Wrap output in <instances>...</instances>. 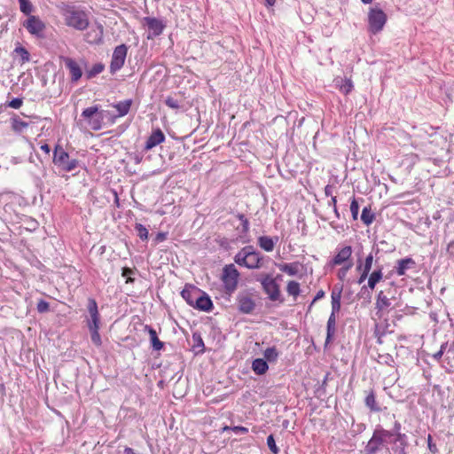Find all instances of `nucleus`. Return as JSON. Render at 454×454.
<instances>
[{
    "mask_svg": "<svg viewBox=\"0 0 454 454\" xmlns=\"http://www.w3.org/2000/svg\"><path fill=\"white\" fill-rule=\"evenodd\" d=\"M233 260L239 266L254 270L262 267V256L253 246H246L235 254Z\"/></svg>",
    "mask_w": 454,
    "mask_h": 454,
    "instance_id": "1",
    "label": "nucleus"
},
{
    "mask_svg": "<svg viewBox=\"0 0 454 454\" xmlns=\"http://www.w3.org/2000/svg\"><path fill=\"white\" fill-rule=\"evenodd\" d=\"M63 17L67 26L82 31L89 27V19L85 12L67 5L63 10Z\"/></svg>",
    "mask_w": 454,
    "mask_h": 454,
    "instance_id": "2",
    "label": "nucleus"
},
{
    "mask_svg": "<svg viewBox=\"0 0 454 454\" xmlns=\"http://www.w3.org/2000/svg\"><path fill=\"white\" fill-rule=\"evenodd\" d=\"M239 272L234 264H226L223 268L221 281L223 283L224 293L231 296L236 291L239 279Z\"/></svg>",
    "mask_w": 454,
    "mask_h": 454,
    "instance_id": "3",
    "label": "nucleus"
},
{
    "mask_svg": "<svg viewBox=\"0 0 454 454\" xmlns=\"http://www.w3.org/2000/svg\"><path fill=\"white\" fill-rule=\"evenodd\" d=\"M387 20V14L378 4L371 7L367 17L368 32L372 35H377L383 30Z\"/></svg>",
    "mask_w": 454,
    "mask_h": 454,
    "instance_id": "4",
    "label": "nucleus"
},
{
    "mask_svg": "<svg viewBox=\"0 0 454 454\" xmlns=\"http://www.w3.org/2000/svg\"><path fill=\"white\" fill-rule=\"evenodd\" d=\"M387 434L384 428L377 427L361 453L378 454L386 446L387 439H388Z\"/></svg>",
    "mask_w": 454,
    "mask_h": 454,
    "instance_id": "5",
    "label": "nucleus"
},
{
    "mask_svg": "<svg viewBox=\"0 0 454 454\" xmlns=\"http://www.w3.org/2000/svg\"><path fill=\"white\" fill-rule=\"evenodd\" d=\"M53 163L66 172H71L79 166V160L70 159L69 154L59 145H57L54 148Z\"/></svg>",
    "mask_w": 454,
    "mask_h": 454,
    "instance_id": "6",
    "label": "nucleus"
},
{
    "mask_svg": "<svg viewBox=\"0 0 454 454\" xmlns=\"http://www.w3.org/2000/svg\"><path fill=\"white\" fill-rule=\"evenodd\" d=\"M255 291L253 288H247L239 292L236 297L238 309L242 314H251L255 309L254 301Z\"/></svg>",
    "mask_w": 454,
    "mask_h": 454,
    "instance_id": "7",
    "label": "nucleus"
},
{
    "mask_svg": "<svg viewBox=\"0 0 454 454\" xmlns=\"http://www.w3.org/2000/svg\"><path fill=\"white\" fill-rule=\"evenodd\" d=\"M256 281L261 283L263 292L268 294V297L270 301H279V286L276 282V279H274L270 274H264L257 277Z\"/></svg>",
    "mask_w": 454,
    "mask_h": 454,
    "instance_id": "8",
    "label": "nucleus"
},
{
    "mask_svg": "<svg viewBox=\"0 0 454 454\" xmlns=\"http://www.w3.org/2000/svg\"><path fill=\"white\" fill-rule=\"evenodd\" d=\"M127 53L128 47L124 43L114 48L109 67L111 74H115L124 66Z\"/></svg>",
    "mask_w": 454,
    "mask_h": 454,
    "instance_id": "9",
    "label": "nucleus"
},
{
    "mask_svg": "<svg viewBox=\"0 0 454 454\" xmlns=\"http://www.w3.org/2000/svg\"><path fill=\"white\" fill-rule=\"evenodd\" d=\"M82 116L88 120L92 129L99 130L102 128L103 116L98 113V106L85 108L82 113Z\"/></svg>",
    "mask_w": 454,
    "mask_h": 454,
    "instance_id": "10",
    "label": "nucleus"
},
{
    "mask_svg": "<svg viewBox=\"0 0 454 454\" xmlns=\"http://www.w3.org/2000/svg\"><path fill=\"white\" fill-rule=\"evenodd\" d=\"M23 27L33 35L42 38L45 24L38 16L30 15L24 22Z\"/></svg>",
    "mask_w": 454,
    "mask_h": 454,
    "instance_id": "11",
    "label": "nucleus"
},
{
    "mask_svg": "<svg viewBox=\"0 0 454 454\" xmlns=\"http://www.w3.org/2000/svg\"><path fill=\"white\" fill-rule=\"evenodd\" d=\"M352 247L350 246H344L340 248L336 249V254L333 258L328 262L331 267L338 266V265H348L349 263H353L351 260L352 255Z\"/></svg>",
    "mask_w": 454,
    "mask_h": 454,
    "instance_id": "12",
    "label": "nucleus"
},
{
    "mask_svg": "<svg viewBox=\"0 0 454 454\" xmlns=\"http://www.w3.org/2000/svg\"><path fill=\"white\" fill-rule=\"evenodd\" d=\"M61 62H63L70 74L72 82H77L82 76V69L77 61L70 57L60 56Z\"/></svg>",
    "mask_w": 454,
    "mask_h": 454,
    "instance_id": "13",
    "label": "nucleus"
},
{
    "mask_svg": "<svg viewBox=\"0 0 454 454\" xmlns=\"http://www.w3.org/2000/svg\"><path fill=\"white\" fill-rule=\"evenodd\" d=\"M144 22L149 30V35H147L148 39L161 35L166 27V24L163 22V20L157 18L145 17Z\"/></svg>",
    "mask_w": 454,
    "mask_h": 454,
    "instance_id": "14",
    "label": "nucleus"
},
{
    "mask_svg": "<svg viewBox=\"0 0 454 454\" xmlns=\"http://www.w3.org/2000/svg\"><path fill=\"white\" fill-rule=\"evenodd\" d=\"M87 309L90 314V318L87 320L88 328H99L100 315L98 312V303L95 299H88Z\"/></svg>",
    "mask_w": 454,
    "mask_h": 454,
    "instance_id": "15",
    "label": "nucleus"
},
{
    "mask_svg": "<svg viewBox=\"0 0 454 454\" xmlns=\"http://www.w3.org/2000/svg\"><path fill=\"white\" fill-rule=\"evenodd\" d=\"M104 35V27L100 23L92 25L85 34V41L90 44H102Z\"/></svg>",
    "mask_w": 454,
    "mask_h": 454,
    "instance_id": "16",
    "label": "nucleus"
},
{
    "mask_svg": "<svg viewBox=\"0 0 454 454\" xmlns=\"http://www.w3.org/2000/svg\"><path fill=\"white\" fill-rule=\"evenodd\" d=\"M165 141V135L162 132V130L159 128L154 129L152 134L147 138L145 145V150L150 151L153 147L157 146L158 145L163 143Z\"/></svg>",
    "mask_w": 454,
    "mask_h": 454,
    "instance_id": "17",
    "label": "nucleus"
},
{
    "mask_svg": "<svg viewBox=\"0 0 454 454\" xmlns=\"http://www.w3.org/2000/svg\"><path fill=\"white\" fill-rule=\"evenodd\" d=\"M213 307L214 305L210 297L206 293L201 291V293L195 300L193 308L200 311L209 312L213 309Z\"/></svg>",
    "mask_w": 454,
    "mask_h": 454,
    "instance_id": "18",
    "label": "nucleus"
},
{
    "mask_svg": "<svg viewBox=\"0 0 454 454\" xmlns=\"http://www.w3.org/2000/svg\"><path fill=\"white\" fill-rule=\"evenodd\" d=\"M382 266H379L375 270H373L371 274L369 273V278H368V283H367V286H364L362 288H361V293L364 294L367 287L370 288L371 290H373L376 286V285L383 278V272H382Z\"/></svg>",
    "mask_w": 454,
    "mask_h": 454,
    "instance_id": "19",
    "label": "nucleus"
},
{
    "mask_svg": "<svg viewBox=\"0 0 454 454\" xmlns=\"http://www.w3.org/2000/svg\"><path fill=\"white\" fill-rule=\"evenodd\" d=\"M342 286L334 288L331 294V305L332 311L330 315L337 316L340 310V300H341Z\"/></svg>",
    "mask_w": 454,
    "mask_h": 454,
    "instance_id": "20",
    "label": "nucleus"
},
{
    "mask_svg": "<svg viewBox=\"0 0 454 454\" xmlns=\"http://www.w3.org/2000/svg\"><path fill=\"white\" fill-rule=\"evenodd\" d=\"M416 265L415 261L411 257H405L396 262L395 267V272L398 276H404L407 270L414 268Z\"/></svg>",
    "mask_w": 454,
    "mask_h": 454,
    "instance_id": "21",
    "label": "nucleus"
},
{
    "mask_svg": "<svg viewBox=\"0 0 454 454\" xmlns=\"http://www.w3.org/2000/svg\"><path fill=\"white\" fill-rule=\"evenodd\" d=\"M200 293V289L191 286H185L181 292V295L189 305L193 307L195 300Z\"/></svg>",
    "mask_w": 454,
    "mask_h": 454,
    "instance_id": "22",
    "label": "nucleus"
},
{
    "mask_svg": "<svg viewBox=\"0 0 454 454\" xmlns=\"http://www.w3.org/2000/svg\"><path fill=\"white\" fill-rule=\"evenodd\" d=\"M258 246L266 252L273 251L276 244L278 242V237L261 236L258 238Z\"/></svg>",
    "mask_w": 454,
    "mask_h": 454,
    "instance_id": "23",
    "label": "nucleus"
},
{
    "mask_svg": "<svg viewBox=\"0 0 454 454\" xmlns=\"http://www.w3.org/2000/svg\"><path fill=\"white\" fill-rule=\"evenodd\" d=\"M364 404L372 412H379L381 411L380 406L376 402V395L373 389L366 391Z\"/></svg>",
    "mask_w": 454,
    "mask_h": 454,
    "instance_id": "24",
    "label": "nucleus"
},
{
    "mask_svg": "<svg viewBox=\"0 0 454 454\" xmlns=\"http://www.w3.org/2000/svg\"><path fill=\"white\" fill-rule=\"evenodd\" d=\"M390 442L393 444L392 450L395 454H407L406 452V447L408 446V437H402L401 438H393V440L390 441Z\"/></svg>",
    "mask_w": 454,
    "mask_h": 454,
    "instance_id": "25",
    "label": "nucleus"
},
{
    "mask_svg": "<svg viewBox=\"0 0 454 454\" xmlns=\"http://www.w3.org/2000/svg\"><path fill=\"white\" fill-rule=\"evenodd\" d=\"M334 82L336 87L339 88L340 91L344 95L349 94L354 88L352 80L350 78H336Z\"/></svg>",
    "mask_w": 454,
    "mask_h": 454,
    "instance_id": "26",
    "label": "nucleus"
},
{
    "mask_svg": "<svg viewBox=\"0 0 454 454\" xmlns=\"http://www.w3.org/2000/svg\"><path fill=\"white\" fill-rule=\"evenodd\" d=\"M336 317L337 316H333V315L329 316L327 325H326V339H325V346L327 344H329L334 337L335 331H336Z\"/></svg>",
    "mask_w": 454,
    "mask_h": 454,
    "instance_id": "27",
    "label": "nucleus"
},
{
    "mask_svg": "<svg viewBox=\"0 0 454 454\" xmlns=\"http://www.w3.org/2000/svg\"><path fill=\"white\" fill-rule=\"evenodd\" d=\"M278 269L289 276H296L300 272L301 264L298 262L291 263H280Z\"/></svg>",
    "mask_w": 454,
    "mask_h": 454,
    "instance_id": "28",
    "label": "nucleus"
},
{
    "mask_svg": "<svg viewBox=\"0 0 454 454\" xmlns=\"http://www.w3.org/2000/svg\"><path fill=\"white\" fill-rule=\"evenodd\" d=\"M252 370L256 375H263L269 370L268 363L263 358H255L252 362Z\"/></svg>",
    "mask_w": 454,
    "mask_h": 454,
    "instance_id": "29",
    "label": "nucleus"
},
{
    "mask_svg": "<svg viewBox=\"0 0 454 454\" xmlns=\"http://www.w3.org/2000/svg\"><path fill=\"white\" fill-rule=\"evenodd\" d=\"M145 330L149 333L153 350L159 351L163 348V342L157 336L156 331L150 325H146Z\"/></svg>",
    "mask_w": 454,
    "mask_h": 454,
    "instance_id": "30",
    "label": "nucleus"
},
{
    "mask_svg": "<svg viewBox=\"0 0 454 454\" xmlns=\"http://www.w3.org/2000/svg\"><path fill=\"white\" fill-rule=\"evenodd\" d=\"M192 349L196 355L203 354L205 351V345L201 334L198 332L192 333Z\"/></svg>",
    "mask_w": 454,
    "mask_h": 454,
    "instance_id": "31",
    "label": "nucleus"
},
{
    "mask_svg": "<svg viewBox=\"0 0 454 454\" xmlns=\"http://www.w3.org/2000/svg\"><path fill=\"white\" fill-rule=\"evenodd\" d=\"M132 105V99H126L123 101L117 102L114 105V107L118 112V116L122 117L128 114L129 112L130 106Z\"/></svg>",
    "mask_w": 454,
    "mask_h": 454,
    "instance_id": "32",
    "label": "nucleus"
},
{
    "mask_svg": "<svg viewBox=\"0 0 454 454\" xmlns=\"http://www.w3.org/2000/svg\"><path fill=\"white\" fill-rule=\"evenodd\" d=\"M391 301L387 298L383 291L379 292L376 299V309L379 310H384L391 306Z\"/></svg>",
    "mask_w": 454,
    "mask_h": 454,
    "instance_id": "33",
    "label": "nucleus"
},
{
    "mask_svg": "<svg viewBox=\"0 0 454 454\" xmlns=\"http://www.w3.org/2000/svg\"><path fill=\"white\" fill-rule=\"evenodd\" d=\"M387 434V438H401L407 436L404 433H402V424L398 420H395L391 430L385 429Z\"/></svg>",
    "mask_w": 454,
    "mask_h": 454,
    "instance_id": "34",
    "label": "nucleus"
},
{
    "mask_svg": "<svg viewBox=\"0 0 454 454\" xmlns=\"http://www.w3.org/2000/svg\"><path fill=\"white\" fill-rule=\"evenodd\" d=\"M28 127V123L22 121L19 116H13L12 118V129L17 133L22 132Z\"/></svg>",
    "mask_w": 454,
    "mask_h": 454,
    "instance_id": "35",
    "label": "nucleus"
},
{
    "mask_svg": "<svg viewBox=\"0 0 454 454\" xmlns=\"http://www.w3.org/2000/svg\"><path fill=\"white\" fill-rule=\"evenodd\" d=\"M105 69V65L102 63L94 64L91 68L86 71L85 76L87 80H90L102 73Z\"/></svg>",
    "mask_w": 454,
    "mask_h": 454,
    "instance_id": "36",
    "label": "nucleus"
},
{
    "mask_svg": "<svg viewBox=\"0 0 454 454\" xmlns=\"http://www.w3.org/2000/svg\"><path fill=\"white\" fill-rule=\"evenodd\" d=\"M375 219V215L374 213L372 212V209L370 207H364L362 210V214H361V220L362 222L369 226L370 224L372 223V222L374 221Z\"/></svg>",
    "mask_w": 454,
    "mask_h": 454,
    "instance_id": "37",
    "label": "nucleus"
},
{
    "mask_svg": "<svg viewBox=\"0 0 454 454\" xmlns=\"http://www.w3.org/2000/svg\"><path fill=\"white\" fill-rule=\"evenodd\" d=\"M235 215L240 221V223H241V229L239 231V233L242 236L247 235V233L249 232V229H250L249 220L246 217V215L244 214H241V213H237Z\"/></svg>",
    "mask_w": 454,
    "mask_h": 454,
    "instance_id": "38",
    "label": "nucleus"
},
{
    "mask_svg": "<svg viewBox=\"0 0 454 454\" xmlns=\"http://www.w3.org/2000/svg\"><path fill=\"white\" fill-rule=\"evenodd\" d=\"M372 262H373V254L372 253H370L366 256V258L363 263L358 261L356 270L370 272L372 270Z\"/></svg>",
    "mask_w": 454,
    "mask_h": 454,
    "instance_id": "39",
    "label": "nucleus"
},
{
    "mask_svg": "<svg viewBox=\"0 0 454 454\" xmlns=\"http://www.w3.org/2000/svg\"><path fill=\"white\" fill-rule=\"evenodd\" d=\"M286 292L289 295L294 296V298L300 294V284L294 280L289 281L286 286Z\"/></svg>",
    "mask_w": 454,
    "mask_h": 454,
    "instance_id": "40",
    "label": "nucleus"
},
{
    "mask_svg": "<svg viewBox=\"0 0 454 454\" xmlns=\"http://www.w3.org/2000/svg\"><path fill=\"white\" fill-rule=\"evenodd\" d=\"M263 356L266 361L275 362L278 357V352L275 347H270L264 350Z\"/></svg>",
    "mask_w": 454,
    "mask_h": 454,
    "instance_id": "41",
    "label": "nucleus"
},
{
    "mask_svg": "<svg viewBox=\"0 0 454 454\" xmlns=\"http://www.w3.org/2000/svg\"><path fill=\"white\" fill-rule=\"evenodd\" d=\"M20 4V12L25 14L28 15V17L31 15V12H33V4L29 0H18Z\"/></svg>",
    "mask_w": 454,
    "mask_h": 454,
    "instance_id": "42",
    "label": "nucleus"
},
{
    "mask_svg": "<svg viewBox=\"0 0 454 454\" xmlns=\"http://www.w3.org/2000/svg\"><path fill=\"white\" fill-rule=\"evenodd\" d=\"M135 231H137V236L140 238L141 240H146L148 239V230L145 225L142 223H137L135 224Z\"/></svg>",
    "mask_w": 454,
    "mask_h": 454,
    "instance_id": "43",
    "label": "nucleus"
},
{
    "mask_svg": "<svg viewBox=\"0 0 454 454\" xmlns=\"http://www.w3.org/2000/svg\"><path fill=\"white\" fill-rule=\"evenodd\" d=\"M89 330L90 333L91 341L98 347L101 346L102 340L99 334V328H90Z\"/></svg>",
    "mask_w": 454,
    "mask_h": 454,
    "instance_id": "44",
    "label": "nucleus"
},
{
    "mask_svg": "<svg viewBox=\"0 0 454 454\" xmlns=\"http://www.w3.org/2000/svg\"><path fill=\"white\" fill-rule=\"evenodd\" d=\"M350 212L353 220H357L359 213V204L355 197L352 198L350 202Z\"/></svg>",
    "mask_w": 454,
    "mask_h": 454,
    "instance_id": "45",
    "label": "nucleus"
},
{
    "mask_svg": "<svg viewBox=\"0 0 454 454\" xmlns=\"http://www.w3.org/2000/svg\"><path fill=\"white\" fill-rule=\"evenodd\" d=\"M267 445H268L270 450L273 454H278L279 453V448L276 444L275 438H274L273 434H270L267 437Z\"/></svg>",
    "mask_w": 454,
    "mask_h": 454,
    "instance_id": "46",
    "label": "nucleus"
},
{
    "mask_svg": "<svg viewBox=\"0 0 454 454\" xmlns=\"http://www.w3.org/2000/svg\"><path fill=\"white\" fill-rule=\"evenodd\" d=\"M135 273V270L129 268V267H124L122 268V270H121V276L126 278V283H133L134 282V278H131V275H133Z\"/></svg>",
    "mask_w": 454,
    "mask_h": 454,
    "instance_id": "47",
    "label": "nucleus"
},
{
    "mask_svg": "<svg viewBox=\"0 0 454 454\" xmlns=\"http://www.w3.org/2000/svg\"><path fill=\"white\" fill-rule=\"evenodd\" d=\"M15 51L20 56L23 63L29 60L30 54L24 47H17Z\"/></svg>",
    "mask_w": 454,
    "mask_h": 454,
    "instance_id": "48",
    "label": "nucleus"
},
{
    "mask_svg": "<svg viewBox=\"0 0 454 454\" xmlns=\"http://www.w3.org/2000/svg\"><path fill=\"white\" fill-rule=\"evenodd\" d=\"M165 104L167 106H168L171 109L177 110L180 108L179 101L172 97H167L165 99Z\"/></svg>",
    "mask_w": 454,
    "mask_h": 454,
    "instance_id": "49",
    "label": "nucleus"
},
{
    "mask_svg": "<svg viewBox=\"0 0 454 454\" xmlns=\"http://www.w3.org/2000/svg\"><path fill=\"white\" fill-rule=\"evenodd\" d=\"M36 309L39 313H45L50 310V303L44 300H40L37 302Z\"/></svg>",
    "mask_w": 454,
    "mask_h": 454,
    "instance_id": "50",
    "label": "nucleus"
},
{
    "mask_svg": "<svg viewBox=\"0 0 454 454\" xmlns=\"http://www.w3.org/2000/svg\"><path fill=\"white\" fill-rule=\"evenodd\" d=\"M353 267V263H349L348 265H343L338 271V278L340 280H343L347 276L348 271Z\"/></svg>",
    "mask_w": 454,
    "mask_h": 454,
    "instance_id": "51",
    "label": "nucleus"
},
{
    "mask_svg": "<svg viewBox=\"0 0 454 454\" xmlns=\"http://www.w3.org/2000/svg\"><path fill=\"white\" fill-rule=\"evenodd\" d=\"M427 448L431 453L435 454L438 452V448L435 443L433 442V438L431 434L427 435Z\"/></svg>",
    "mask_w": 454,
    "mask_h": 454,
    "instance_id": "52",
    "label": "nucleus"
},
{
    "mask_svg": "<svg viewBox=\"0 0 454 454\" xmlns=\"http://www.w3.org/2000/svg\"><path fill=\"white\" fill-rule=\"evenodd\" d=\"M22 99L20 98H14L8 103V106L13 109H19L22 106Z\"/></svg>",
    "mask_w": 454,
    "mask_h": 454,
    "instance_id": "53",
    "label": "nucleus"
},
{
    "mask_svg": "<svg viewBox=\"0 0 454 454\" xmlns=\"http://www.w3.org/2000/svg\"><path fill=\"white\" fill-rule=\"evenodd\" d=\"M231 431L236 434H245L248 433V428L242 426L232 427Z\"/></svg>",
    "mask_w": 454,
    "mask_h": 454,
    "instance_id": "54",
    "label": "nucleus"
},
{
    "mask_svg": "<svg viewBox=\"0 0 454 454\" xmlns=\"http://www.w3.org/2000/svg\"><path fill=\"white\" fill-rule=\"evenodd\" d=\"M167 237H168L167 232H158L154 239V241L156 244L163 242L167 239Z\"/></svg>",
    "mask_w": 454,
    "mask_h": 454,
    "instance_id": "55",
    "label": "nucleus"
},
{
    "mask_svg": "<svg viewBox=\"0 0 454 454\" xmlns=\"http://www.w3.org/2000/svg\"><path fill=\"white\" fill-rule=\"evenodd\" d=\"M360 271H361V275L357 280L358 284H362L363 282H364V280L369 278V273H370V272L364 271V270H360Z\"/></svg>",
    "mask_w": 454,
    "mask_h": 454,
    "instance_id": "56",
    "label": "nucleus"
},
{
    "mask_svg": "<svg viewBox=\"0 0 454 454\" xmlns=\"http://www.w3.org/2000/svg\"><path fill=\"white\" fill-rule=\"evenodd\" d=\"M325 292L323 290H319L317 294L315 295L310 306H312L314 304V302H316L317 301L322 299L323 297H325Z\"/></svg>",
    "mask_w": 454,
    "mask_h": 454,
    "instance_id": "57",
    "label": "nucleus"
},
{
    "mask_svg": "<svg viewBox=\"0 0 454 454\" xmlns=\"http://www.w3.org/2000/svg\"><path fill=\"white\" fill-rule=\"evenodd\" d=\"M333 185H331V184L325 185V190H324L325 195L326 197H329V196L332 197L333 196Z\"/></svg>",
    "mask_w": 454,
    "mask_h": 454,
    "instance_id": "58",
    "label": "nucleus"
},
{
    "mask_svg": "<svg viewBox=\"0 0 454 454\" xmlns=\"http://www.w3.org/2000/svg\"><path fill=\"white\" fill-rule=\"evenodd\" d=\"M444 353L441 350H438L436 353L433 354L432 357L434 361L439 362L441 358L442 357V355Z\"/></svg>",
    "mask_w": 454,
    "mask_h": 454,
    "instance_id": "59",
    "label": "nucleus"
},
{
    "mask_svg": "<svg viewBox=\"0 0 454 454\" xmlns=\"http://www.w3.org/2000/svg\"><path fill=\"white\" fill-rule=\"evenodd\" d=\"M336 204H337V199H336V197H335V196H332V197H331V200H329V202H328V206L333 207H337V206H336Z\"/></svg>",
    "mask_w": 454,
    "mask_h": 454,
    "instance_id": "60",
    "label": "nucleus"
},
{
    "mask_svg": "<svg viewBox=\"0 0 454 454\" xmlns=\"http://www.w3.org/2000/svg\"><path fill=\"white\" fill-rule=\"evenodd\" d=\"M40 148L42 151H43L47 154H49L51 152V148H50L49 145H47V144L42 145Z\"/></svg>",
    "mask_w": 454,
    "mask_h": 454,
    "instance_id": "61",
    "label": "nucleus"
},
{
    "mask_svg": "<svg viewBox=\"0 0 454 454\" xmlns=\"http://www.w3.org/2000/svg\"><path fill=\"white\" fill-rule=\"evenodd\" d=\"M448 347H449V343H448V341H445V342L442 343L439 350H441L444 353Z\"/></svg>",
    "mask_w": 454,
    "mask_h": 454,
    "instance_id": "62",
    "label": "nucleus"
},
{
    "mask_svg": "<svg viewBox=\"0 0 454 454\" xmlns=\"http://www.w3.org/2000/svg\"><path fill=\"white\" fill-rule=\"evenodd\" d=\"M264 1L268 6H273L276 3V0H264Z\"/></svg>",
    "mask_w": 454,
    "mask_h": 454,
    "instance_id": "63",
    "label": "nucleus"
},
{
    "mask_svg": "<svg viewBox=\"0 0 454 454\" xmlns=\"http://www.w3.org/2000/svg\"><path fill=\"white\" fill-rule=\"evenodd\" d=\"M333 212H334V215L337 218H340V213L338 211V208L337 207H333Z\"/></svg>",
    "mask_w": 454,
    "mask_h": 454,
    "instance_id": "64",
    "label": "nucleus"
}]
</instances>
